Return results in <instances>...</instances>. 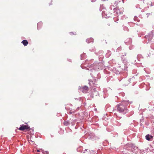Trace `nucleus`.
Masks as SVG:
<instances>
[{"label":"nucleus","instance_id":"39448f33","mask_svg":"<svg viewBox=\"0 0 154 154\" xmlns=\"http://www.w3.org/2000/svg\"><path fill=\"white\" fill-rule=\"evenodd\" d=\"M24 45V46H26L28 44V41L26 40H23L21 42Z\"/></svg>","mask_w":154,"mask_h":154},{"label":"nucleus","instance_id":"0eeeda50","mask_svg":"<svg viewBox=\"0 0 154 154\" xmlns=\"http://www.w3.org/2000/svg\"><path fill=\"white\" fill-rule=\"evenodd\" d=\"M64 124L65 125L68 126L69 125V123L68 121H65L64 122Z\"/></svg>","mask_w":154,"mask_h":154},{"label":"nucleus","instance_id":"423d86ee","mask_svg":"<svg viewBox=\"0 0 154 154\" xmlns=\"http://www.w3.org/2000/svg\"><path fill=\"white\" fill-rule=\"evenodd\" d=\"M93 39L92 38H90L86 40V42L88 43H89L91 42H93Z\"/></svg>","mask_w":154,"mask_h":154},{"label":"nucleus","instance_id":"f257e3e1","mask_svg":"<svg viewBox=\"0 0 154 154\" xmlns=\"http://www.w3.org/2000/svg\"><path fill=\"white\" fill-rule=\"evenodd\" d=\"M127 104L126 102L123 101L117 106V110L120 112L125 114L128 112L127 109Z\"/></svg>","mask_w":154,"mask_h":154},{"label":"nucleus","instance_id":"6e6552de","mask_svg":"<svg viewBox=\"0 0 154 154\" xmlns=\"http://www.w3.org/2000/svg\"><path fill=\"white\" fill-rule=\"evenodd\" d=\"M37 152H40V150L39 149H38L37 150Z\"/></svg>","mask_w":154,"mask_h":154},{"label":"nucleus","instance_id":"7ed1b4c3","mask_svg":"<svg viewBox=\"0 0 154 154\" xmlns=\"http://www.w3.org/2000/svg\"><path fill=\"white\" fill-rule=\"evenodd\" d=\"M79 89L80 91H82L84 93H85L88 92L89 89L87 86H85L84 87H80Z\"/></svg>","mask_w":154,"mask_h":154},{"label":"nucleus","instance_id":"1a4fd4ad","mask_svg":"<svg viewBox=\"0 0 154 154\" xmlns=\"http://www.w3.org/2000/svg\"><path fill=\"white\" fill-rule=\"evenodd\" d=\"M52 5V2L50 3L49 4V5Z\"/></svg>","mask_w":154,"mask_h":154},{"label":"nucleus","instance_id":"9b49d317","mask_svg":"<svg viewBox=\"0 0 154 154\" xmlns=\"http://www.w3.org/2000/svg\"><path fill=\"white\" fill-rule=\"evenodd\" d=\"M93 0V1H94V2H95V0Z\"/></svg>","mask_w":154,"mask_h":154},{"label":"nucleus","instance_id":"f03ea898","mask_svg":"<svg viewBox=\"0 0 154 154\" xmlns=\"http://www.w3.org/2000/svg\"><path fill=\"white\" fill-rule=\"evenodd\" d=\"M19 129L20 131H23L25 130H30V128L28 125H23L20 127Z\"/></svg>","mask_w":154,"mask_h":154},{"label":"nucleus","instance_id":"9d476101","mask_svg":"<svg viewBox=\"0 0 154 154\" xmlns=\"http://www.w3.org/2000/svg\"><path fill=\"white\" fill-rule=\"evenodd\" d=\"M40 24V23H38L37 24V26H38V25Z\"/></svg>","mask_w":154,"mask_h":154},{"label":"nucleus","instance_id":"20e7f679","mask_svg":"<svg viewBox=\"0 0 154 154\" xmlns=\"http://www.w3.org/2000/svg\"><path fill=\"white\" fill-rule=\"evenodd\" d=\"M146 139L149 141L151 139H152L153 136L151 135H149V134L146 135Z\"/></svg>","mask_w":154,"mask_h":154}]
</instances>
